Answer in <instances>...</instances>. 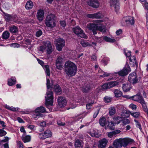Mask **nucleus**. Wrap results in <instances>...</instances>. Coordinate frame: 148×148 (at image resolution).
<instances>
[{"instance_id": "nucleus-23", "label": "nucleus", "mask_w": 148, "mask_h": 148, "mask_svg": "<svg viewBox=\"0 0 148 148\" xmlns=\"http://www.w3.org/2000/svg\"><path fill=\"white\" fill-rule=\"evenodd\" d=\"M132 99L133 100L137 101L139 103L141 102L143 99L141 96L137 95L131 97Z\"/></svg>"}, {"instance_id": "nucleus-44", "label": "nucleus", "mask_w": 148, "mask_h": 148, "mask_svg": "<svg viewBox=\"0 0 148 148\" xmlns=\"http://www.w3.org/2000/svg\"><path fill=\"white\" fill-rule=\"evenodd\" d=\"M81 44L83 47L91 46H92V45L90 44L88 42L84 40L81 41Z\"/></svg>"}, {"instance_id": "nucleus-33", "label": "nucleus", "mask_w": 148, "mask_h": 148, "mask_svg": "<svg viewBox=\"0 0 148 148\" xmlns=\"http://www.w3.org/2000/svg\"><path fill=\"white\" fill-rule=\"evenodd\" d=\"M10 31L12 33H15L18 32V28L15 26H13L10 27Z\"/></svg>"}, {"instance_id": "nucleus-46", "label": "nucleus", "mask_w": 148, "mask_h": 148, "mask_svg": "<svg viewBox=\"0 0 148 148\" xmlns=\"http://www.w3.org/2000/svg\"><path fill=\"white\" fill-rule=\"evenodd\" d=\"M4 17L6 20L7 21H10L12 18V16L11 15L6 14L4 13Z\"/></svg>"}, {"instance_id": "nucleus-39", "label": "nucleus", "mask_w": 148, "mask_h": 148, "mask_svg": "<svg viewBox=\"0 0 148 148\" xmlns=\"http://www.w3.org/2000/svg\"><path fill=\"white\" fill-rule=\"evenodd\" d=\"M63 60L64 59L62 55L58 56L56 61V62L62 64Z\"/></svg>"}, {"instance_id": "nucleus-59", "label": "nucleus", "mask_w": 148, "mask_h": 148, "mask_svg": "<svg viewBox=\"0 0 148 148\" xmlns=\"http://www.w3.org/2000/svg\"><path fill=\"white\" fill-rule=\"evenodd\" d=\"M45 50V44L42 46H40L39 47V51H42V52H44Z\"/></svg>"}, {"instance_id": "nucleus-41", "label": "nucleus", "mask_w": 148, "mask_h": 148, "mask_svg": "<svg viewBox=\"0 0 148 148\" xmlns=\"http://www.w3.org/2000/svg\"><path fill=\"white\" fill-rule=\"evenodd\" d=\"M90 134L92 136L95 137L96 138H98L100 136V135L99 134L98 132L94 130H93V132H90Z\"/></svg>"}, {"instance_id": "nucleus-51", "label": "nucleus", "mask_w": 148, "mask_h": 148, "mask_svg": "<svg viewBox=\"0 0 148 148\" xmlns=\"http://www.w3.org/2000/svg\"><path fill=\"white\" fill-rule=\"evenodd\" d=\"M56 68L57 69L60 70L62 69L63 66L62 63L56 62Z\"/></svg>"}, {"instance_id": "nucleus-6", "label": "nucleus", "mask_w": 148, "mask_h": 148, "mask_svg": "<svg viewBox=\"0 0 148 148\" xmlns=\"http://www.w3.org/2000/svg\"><path fill=\"white\" fill-rule=\"evenodd\" d=\"M57 49L59 51L62 50L65 45V41L62 38H59L56 40L55 42Z\"/></svg>"}, {"instance_id": "nucleus-21", "label": "nucleus", "mask_w": 148, "mask_h": 148, "mask_svg": "<svg viewBox=\"0 0 148 148\" xmlns=\"http://www.w3.org/2000/svg\"><path fill=\"white\" fill-rule=\"evenodd\" d=\"M121 131L119 130H115L112 132L108 133V136L110 138H111L115 136L117 134H119Z\"/></svg>"}, {"instance_id": "nucleus-12", "label": "nucleus", "mask_w": 148, "mask_h": 148, "mask_svg": "<svg viewBox=\"0 0 148 148\" xmlns=\"http://www.w3.org/2000/svg\"><path fill=\"white\" fill-rule=\"evenodd\" d=\"M123 20L125 22V25L127 26L132 25L134 23V19L133 17L126 16L124 18Z\"/></svg>"}, {"instance_id": "nucleus-34", "label": "nucleus", "mask_w": 148, "mask_h": 148, "mask_svg": "<svg viewBox=\"0 0 148 148\" xmlns=\"http://www.w3.org/2000/svg\"><path fill=\"white\" fill-rule=\"evenodd\" d=\"M103 39L104 40L107 42H113L116 41L114 39H111L106 36H104L103 37Z\"/></svg>"}, {"instance_id": "nucleus-28", "label": "nucleus", "mask_w": 148, "mask_h": 148, "mask_svg": "<svg viewBox=\"0 0 148 148\" xmlns=\"http://www.w3.org/2000/svg\"><path fill=\"white\" fill-rule=\"evenodd\" d=\"M108 82L110 88L118 85L119 84V82L116 81H111Z\"/></svg>"}, {"instance_id": "nucleus-64", "label": "nucleus", "mask_w": 148, "mask_h": 148, "mask_svg": "<svg viewBox=\"0 0 148 148\" xmlns=\"http://www.w3.org/2000/svg\"><path fill=\"white\" fill-rule=\"evenodd\" d=\"M0 148H9L8 143H5L3 144V146H0Z\"/></svg>"}, {"instance_id": "nucleus-40", "label": "nucleus", "mask_w": 148, "mask_h": 148, "mask_svg": "<svg viewBox=\"0 0 148 148\" xmlns=\"http://www.w3.org/2000/svg\"><path fill=\"white\" fill-rule=\"evenodd\" d=\"M116 113V109L114 107H111L109 109V113L110 115H114Z\"/></svg>"}, {"instance_id": "nucleus-45", "label": "nucleus", "mask_w": 148, "mask_h": 148, "mask_svg": "<svg viewBox=\"0 0 148 148\" xmlns=\"http://www.w3.org/2000/svg\"><path fill=\"white\" fill-rule=\"evenodd\" d=\"M108 127L111 130H114V123L112 121L109 123Z\"/></svg>"}, {"instance_id": "nucleus-27", "label": "nucleus", "mask_w": 148, "mask_h": 148, "mask_svg": "<svg viewBox=\"0 0 148 148\" xmlns=\"http://www.w3.org/2000/svg\"><path fill=\"white\" fill-rule=\"evenodd\" d=\"M16 79L14 77H12L11 78L9 79L8 81V85L10 86H12L15 84Z\"/></svg>"}, {"instance_id": "nucleus-7", "label": "nucleus", "mask_w": 148, "mask_h": 148, "mask_svg": "<svg viewBox=\"0 0 148 148\" xmlns=\"http://www.w3.org/2000/svg\"><path fill=\"white\" fill-rule=\"evenodd\" d=\"M131 71L130 67L128 64H126L125 66L119 71L116 73V74H118L120 76H124L128 74Z\"/></svg>"}, {"instance_id": "nucleus-20", "label": "nucleus", "mask_w": 148, "mask_h": 148, "mask_svg": "<svg viewBox=\"0 0 148 148\" xmlns=\"http://www.w3.org/2000/svg\"><path fill=\"white\" fill-rule=\"evenodd\" d=\"M75 148H82L83 143L82 140L76 139L75 140Z\"/></svg>"}, {"instance_id": "nucleus-30", "label": "nucleus", "mask_w": 148, "mask_h": 148, "mask_svg": "<svg viewBox=\"0 0 148 148\" xmlns=\"http://www.w3.org/2000/svg\"><path fill=\"white\" fill-rule=\"evenodd\" d=\"M33 6V3L31 1L27 2L26 3L25 7L27 9L29 10L31 9Z\"/></svg>"}, {"instance_id": "nucleus-9", "label": "nucleus", "mask_w": 148, "mask_h": 148, "mask_svg": "<svg viewBox=\"0 0 148 148\" xmlns=\"http://www.w3.org/2000/svg\"><path fill=\"white\" fill-rule=\"evenodd\" d=\"M86 27L89 30L92 32L93 35L97 34V24L94 23L88 24L86 26Z\"/></svg>"}, {"instance_id": "nucleus-11", "label": "nucleus", "mask_w": 148, "mask_h": 148, "mask_svg": "<svg viewBox=\"0 0 148 148\" xmlns=\"http://www.w3.org/2000/svg\"><path fill=\"white\" fill-rule=\"evenodd\" d=\"M110 6L113 7L116 12H117L120 8V4L118 0H110Z\"/></svg>"}, {"instance_id": "nucleus-60", "label": "nucleus", "mask_w": 148, "mask_h": 148, "mask_svg": "<svg viewBox=\"0 0 148 148\" xmlns=\"http://www.w3.org/2000/svg\"><path fill=\"white\" fill-rule=\"evenodd\" d=\"M122 117L124 118H126L128 117L129 116V114H128L127 112L123 113L122 114Z\"/></svg>"}, {"instance_id": "nucleus-26", "label": "nucleus", "mask_w": 148, "mask_h": 148, "mask_svg": "<svg viewBox=\"0 0 148 148\" xmlns=\"http://www.w3.org/2000/svg\"><path fill=\"white\" fill-rule=\"evenodd\" d=\"M91 86L90 84H88L84 87L82 89V91L84 93H86L91 89Z\"/></svg>"}, {"instance_id": "nucleus-14", "label": "nucleus", "mask_w": 148, "mask_h": 148, "mask_svg": "<svg viewBox=\"0 0 148 148\" xmlns=\"http://www.w3.org/2000/svg\"><path fill=\"white\" fill-rule=\"evenodd\" d=\"M87 3L89 5L94 8H98L100 5V3L98 0H90Z\"/></svg>"}, {"instance_id": "nucleus-4", "label": "nucleus", "mask_w": 148, "mask_h": 148, "mask_svg": "<svg viewBox=\"0 0 148 148\" xmlns=\"http://www.w3.org/2000/svg\"><path fill=\"white\" fill-rule=\"evenodd\" d=\"M45 108L42 106H40L38 107L36 109L34 112L33 114L32 115V117L36 120V119L39 117H41L42 114L41 113H44L45 112Z\"/></svg>"}, {"instance_id": "nucleus-42", "label": "nucleus", "mask_w": 148, "mask_h": 148, "mask_svg": "<svg viewBox=\"0 0 148 148\" xmlns=\"http://www.w3.org/2000/svg\"><path fill=\"white\" fill-rule=\"evenodd\" d=\"M30 140L31 137L29 136H27L22 138V140L24 143L29 142L30 141Z\"/></svg>"}, {"instance_id": "nucleus-62", "label": "nucleus", "mask_w": 148, "mask_h": 148, "mask_svg": "<svg viewBox=\"0 0 148 148\" xmlns=\"http://www.w3.org/2000/svg\"><path fill=\"white\" fill-rule=\"evenodd\" d=\"M130 64L133 66H134L136 65H137L136 60H131L130 61Z\"/></svg>"}, {"instance_id": "nucleus-13", "label": "nucleus", "mask_w": 148, "mask_h": 148, "mask_svg": "<svg viewBox=\"0 0 148 148\" xmlns=\"http://www.w3.org/2000/svg\"><path fill=\"white\" fill-rule=\"evenodd\" d=\"M122 146L125 147L129 144H131L134 142L133 140L129 138H120Z\"/></svg>"}, {"instance_id": "nucleus-52", "label": "nucleus", "mask_w": 148, "mask_h": 148, "mask_svg": "<svg viewBox=\"0 0 148 148\" xmlns=\"http://www.w3.org/2000/svg\"><path fill=\"white\" fill-rule=\"evenodd\" d=\"M134 121L136 123V126L137 127L139 128V129L141 130L142 129V128L141 125L140 123L136 119H134Z\"/></svg>"}, {"instance_id": "nucleus-47", "label": "nucleus", "mask_w": 148, "mask_h": 148, "mask_svg": "<svg viewBox=\"0 0 148 148\" xmlns=\"http://www.w3.org/2000/svg\"><path fill=\"white\" fill-rule=\"evenodd\" d=\"M99 72L100 73H103V75H100V77H108L110 76V74L109 73L103 72L102 71H101V72H100V71H99Z\"/></svg>"}, {"instance_id": "nucleus-37", "label": "nucleus", "mask_w": 148, "mask_h": 148, "mask_svg": "<svg viewBox=\"0 0 148 148\" xmlns=\"http://www.w3.org/2000/svg\"><path fill=\"white\" fill-rule=\"evenodd\" d=\"M144 110L146 112H148V109L147 108L146 103L144 99L142 100L141 102H140Z\"/></svg>"}, {"instance_id": "nucleus-16", "label": "nucleus", "mask_w": 148, "mask_h": 148, "mask_svg": "<svg viewBox=\"0 0 148 148\" xmlns=\"http://www.w3.org/2000/svg\"><path fill=\"white\" fill-rule=\"evenodd\" d=\"M87 16L92 19H100L102 17L103 15L100 12H99L93 14H88Z\"/></svg>"}, {"instance_id": "nucleus-22", "label": "nucleus", "mask_w": 148, "mask_h": 148, "mask_svg": "<svg viewBox=\"0 0 148 148\" xmlns=\"http://www.w3.org/2000/svg\"><path fill=\"white\" fill-rule=\"evenodd\" d=\"M113 144L114 147L116 148H120L121 147L122 145L120 138L116 139L114 141Z\"/></svg>"}, {"instance_id": "nucleus-24", "label": "nucleus", "mask_w": 148, "mask_h": 148, "mask_svg": "<svg viewBox=\"0 0 148 148\" xmlns=\"http://www.w3.org/2000/svg\"><path fill=\"white\" fill-rule=\"evenodd\" d=\"M97 30L103 32H105L106 31V26L103 24H101L99 25L98 24H97Z\"/></svg>"}, {"instance_id": "nucleus-29", "label": "nucleus", "mask_w": 148, "mask_h": 148, "mask_svg": "<svg viewBox=\"0 0 148 148\" xmlns=\"http://www.w3.org/2000/svg\"><path fill=\"white\" fill-rule=\"evenodd\" d=\"M99 124L102 127L104 126L105 124L107 123L106 119L104 117H101L99 119Z\"/></svg>"}, {"instance_id": "nucleus-53", "label": "nucleus", "mask_w": 148, "mask_h": 148, "mask_svg": "<svg viewBox=\"0 0 148 148\" xmlns=\"http://www.w3.org/2000/svg\"><path fill=\"white\" fill-rule=\"evenodd\" d=\"M104 101L106 103H109L111 101V98L108 96H106L104 98Z\"/></svg>"}, {"instance_id": "nucleus-25", "label": "nucleus", "mask_w": 148, "mask_h": 148, "mask_svg": "<svg viewBox=\"0 0 148 148\" xmlns=\"http://www.w3.org/2000/svg\"><path fill=\"white\" fill-rule=\"evenodd\" d=\"M54 90L57 95L60 94L62 92V89L60 86L58 85H55L54 87Z\"/></svg>"}, {"instance_id": "nucleus-8", "label": "nucleus", "mask_w": 148, "mask_h": 148, "mask_svg": "<svg viewBox=\"0 0 148 148\" xmlns=\"http://www.w3.org/2000/svg\"><path fill=\"white\" fill-rule=\"evenodd\" d=\"M52 133L49 130H47L45 131L43 133H39V138L41 140H44L52 136Z\"/></svg>"}, {"instance_id": "nucleus-43", "label": "nucleus", "mask_w": 148, "mask_h": 148, "mask_svg": "<svg viewBox=\"0 0 148 148\" xmlns=\"http://www.w3.org/2000/svg\"><path fill=\"white\" fill-rule=\"evenodd\" d=\"M9 138L7 136H5L4 137V139L1 140V145L3 146V144H4L3 143H8V141Z\"/></svg>"}, {"instance_id": "nucleus-56", "label": "nucleus", "mask_w": 148, "mask_h": 148, "mask_svg": "<svg viewBox=\"0 0 148 148\" xmlns=\"http://www.w3.org/2000/svg\"><path fill=\"white\" fill-rule=\"evenodd\" d=\"M122 121L123 123L125 125L128 124L130 123V120L127 119H124Z\"/></svg>"}, {"instance_id": "nucleus-5", "label": "nucleus", "mask_w": 148, "mask_h": 148, "mask_svg": "<svg viewBox=\"0 0 148 148\" xmlns=\"http://www.w3.org/2000/svg\"><path fill=\"white\" fill-rule=\"evenodd\" d=\"M72 29L74 33L78 37L85 38H87V36L84 32L79 26L75 27Z\"/></svg>"}, {"instance_id": "nucleus-63", "label": "nucleus", "mask_w": 148, "mask_h": 148, "mask_svg": "<svg viewBox=\"0 0 148 148\" xmlns=\"http://www.w3.org/2000/svg\"><path fill=\"white\" fill-rule=\"evenodd\" d=\"M42 34L41 30H39L37 31L36 33V36L37 37H40Z\"/></svg>"}, {"instance_id": "nucleus-58", "label": "nucleus", "mask_w": 148, "mask_h": 148, "mask_svg": "<svg viewBox=\"0 0 148 148\" xmlns=\"http://www.w3.org/2000/svg\"><path fill=\"white\" fill-rule=\"evenodd\" d=\"M17 146L19 148H23V145L21 142L20 141H17Z\"/></svg>"}, {"instance_id": "nucleus-38", "label": "nucleus", "mask_w": 148, "mask_h": 148, "mask_svg": "<svg viewBox=\"0 0 148 148\" xmlns=\"http://www.w3.org/2000/svg\"><path fill=\"white\" fill-rule=\"evenodd\" d=\"M43 68L45 70L46 74L48 76H50V72L49 66L45 65Z\"/></svg>"}, {"instance_id": "nucleus-49", "label": "nucleus", "mask_w": 148, "mask_h": 148, "mask_svg": "<svg viewBox=\"0 0 148 148\" xmlns=\"http://www.w3.org/2000/svg\"><path fill=\"white\" fill-rule=\"evenodd\" d=\"M101 87L103 90H106L108 88H110L108 82L104 84Z\"/></svg>"}, {"instance_id": "nucleus-31", "label": "nucleus", "mask_w": 148, "mask_h": 148, "mask_svg": "<svg viewBox=\"0 0 148 148\" xmlns=\"http://www.w3.org/2000/svg\"><path fill=\"white\" fill-rule=\"evenodd\" d=\"M130 84H123L122 86V89L124 92H127L130 90Z\"/></svg>"}, {"instance_id": "nucleus-48", "label": "nucleus", "mask_w": 148, "mask_h": 148, "mask_svg": "<svg viewBox=\"0 0 148 148\" xmlns=\"http://www.w3.org/2000/svg\"><path fill=\"white\" fill-rule=\"evenodd\" d=\"M3 129V128L2 129H0V136H4L7 134V132Z\"/></svg>"}, {"instance_id": "nucleus-15", "label": "nucleus", "mask_w": 148, "mask_h": 148, "mask_svg": "<svg viewBox=\"0 0 148 148\" xmlns=\"http://www.w3.org/2000/svg\"><path fill=\"white\" fill-rule=\"evenodd\" d=\"M45 44L47 53L48 54H51L53 51L51 43L50 41H48L46 42Z\"/></svg>"}, {"instance_id": "nucleus-17", "label": "nucleus", "mask_w": 148, "mask_h": 148, "mask_svg": "<svg viewBox=\"0 0 148 148\" xmlns=\"http://www.w3.org/2000/svg\"><path fill=\"white\" fill-rule=\"evenodd\" d=\"M58 101L60 107L64 106L66 104V101L65 98L60 96L58 97Z\"/></svg>"}, {"instance_id": "nucleus-50", "label": "nucleus", "mask_w": 148, "mask_h": 148, "mask_svg": "<svg viewBox=\"0 0 148 148\" xmlns=\"http://www.w3.org/2000/svg\"><path fill=\"white\" fill-rule=\"evenodd\" d=\"M131 114L134 118H137L140 115V113L139 112H135L131 113Z\"/></svg>"}, {"instance_id": "nucleus-36", "label": "nucleus", "mask_w": 148, "mask_h": 148, "mask_svg": "<svg viewBox=\"0 0 148 148\" xmlns=\"http://www.w3.org/2000/svg\"><path fill=\"white\" fill-rule=\"evenodd\" d=\"M10 36V33L7 31L4 32L2 35V38L3 39H7Z\"/></svg>"}, {"instance_id": "nucleus-10", "label": "nucleus", "mask_w": 148, "mask_h": 148, "mask_svg": "<svg viewBox=\"0 0 148 148\" xmlns=\"http://www.w3.org/2000/svg\"><path fill=\"white\" fill-rule=\"evenodd\" d=\"M129 81L133 84H135L138 82V79L137 78L136 74L135 72H133L130 74L128 77Z\"/></svg>"}, {"instance_id": "nucleus-19", "label": "nucleus", "mask_w": 148, "mask_h": 148, "mask_svg": "<svg viewBox=\"0 0 148 148\" xmlns=\"http://www.w3.org/2000/svg\"><path fill=\"white\" fill-rule=\"evenodd\" d=\"M108 142V140L104 138L102 139L99 141V143L98 145L99 148H104L106 146Z\"/></svg>"}, {"instance_id": "nucleus-55", "label": "nucleus", "mask_w": 148, "mask_h": 148, "mask_svg": "<svg viewBox=\"0 0 148 148\" xmlns=\"http://www.w3.org/2000/svg\"><path fill=\"white\" fill-rule=\"evenodd\" d=\"M99 111L100 109H98L95 112L93 115V118H96L98 114H99Z\"/></svg>"}, {"instance_id": "nucleus-35", "label": "nucleus", "mask_w": 148, "mask_h": 148, "mask_svg": "<svg viewBox=\"0 0 148 148\" xmlns=\"http://www.w3.org/2000/svg\"><path fill=\"white\" fill-rule=\"evenodd\" d=\"M114 93L116 97H120L122 95V92L118 89H115L114 91Z\"/></svg>"}, {"instance_id": "nucleus-2", "label": "nucleus", "mask_w": 148, "mask_h": 148, "mask_svg": "<svg viewBox=\"0 0 148 148\" xmlns=\"http://www.w3.org/2000/svg\"><path fill=\"white\" fill-rule=\"evenodd\" d=\"M45 24L46 26L51 28L55 27L56 25V16L53 14L48 15L45 19Z\"/></svg>"}, {"instance_id": "nucleus-54", "label": "nucleus", "mask_w": 148, "mask_h": 148, "mask_svg": "<svg viewBox=\"0 0 148 148\" xmlns=\"http://www.w3.org/2000/svg\"><path fill=\"white\" fill-rule=\"evenodd\" d=\"M95 39L96 40L97 42L100 43L103 40V38L98 37L96 36L95 37Z\"/></svg>"}, {"instance_id": "nucleus-61", "label": "nucleus", "mask_w": 148, "mask_h": 148, "mask_svg": "<svg viewBox=\"0 0 148 148\" xmlns=\"http://www.w3.org/2000/svg\"><path fill=\"white\" fill-rule=\"evenodd\" d=\"M57 123L60 126H63L65 124L64 122H63L60 120L58 121Z\"/></svg>"}, {"instance_id": "nucleus-1", "label": "nucleus", "mask_w": 148, "mask_h": 148, "mask_svg": "<svg viewBox=\"0 0 148 148\" xmlns=\"http://www.w3.org/2000/svg\"><path fill=\"white\" fill-rule=\"evenodd\" d=\"M65 72L68 76L75 75L77 71L76 65L73 62L68 61L66 62L64 66Z\"/></svg>"}, {"instance_id": "nucleus-18", "label": "nucleus", "mask_w": 148, "mask_h": 148, "mask_svg": "<svg viewBox=\"0 0 148 148\" xmlns=\"http://www.w3.org/2000/svg\"><path fill=\"white\" fill-rule=\"evenodd\" d=\"M44 12L42 10L40 9L38 10L37 15V19L40 21H42L44 18Z\"/></svg>"}, {"instance_id": "nucleus-57", "label": "nucleus", "mask_w": 148, "mask_h": 148, "mask_svg": "<svg viewBox=\"0 0 148 148\" xmlns=\"http://www.w3.org/2000/svg\"><path fill=\"white\" fill-rule=\"evenodd\" d=\"M60 25L63 27H64L66 25V23L65 21H60Z\"/></svg>"}, {"instance_id": "nucleus-32", "label": "nucleus", "mask_w": 148, "mask_h": 148, "mask_svg": "<svg viewBox=\"0 0 148 148\" xmlns=\"http://www.w3.org/2000/svg\"><path fill=\"white\" fill-rule=\"evenodd\" d=\"M114 122L115 124H118L122 120V117L117 116L113 118Z\"/></svg>"}, {"instance_id": "nucleus-3", "label": "nucleus", "mask_w": 148, "mask_h": 148, "mask_svg": "<svg viewBox=\"0 0 148 148\" xmlns=\"http://www.w3.org/2000/svg\"><path fill=\"white\" fill-rule=\"evenodd\" d=\"M45 98V104L47 107L49 108V105L52 106L53 103V96L52 91H47Z\"/></svg>"}]
</instances>
